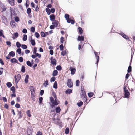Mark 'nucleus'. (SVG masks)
<instances>
[{"label": "nucleus", "instance_id": "423d86ee", "mask_svg": "<svg viewBox=\"0 0 135 135\" xmlns=\"http://www.w3.org/2000/svg\"><path fill=\"white\" fill-rule=\"evenodd\" d=\"M71 71V74L72 75H74V74L75 71H76V69L75 68H73L71 66L69 69Z\"/></svg>", "mask_w": 135, "mask_h": 135}, {"label": "nucleus", "instance_id": "69168bd1", "mask_svg": "<svg viewBox=\"0 0 135 135\" xmlns=\"http://www.w3.org/2000/svg\"><path fill=\"white\" fill-rule=\"evenodd\" d=\"M31 97L33 100L35 101V99L34 94H31Z\"/></svg>", "mask_w": 135, "mask_h": 135}, {"label": "nucleus", "instance_id": "bf43d9fd", "mask_svg": "<svg viewBox=\"0 0 135 135\" xmlns=\"http://www.w3.org/2000/svg\"><path fill=\"white\" fill-rule=\"evenodd\" d=\"M37 48L36 47H35L33 49V54H35L36 53H37Z\"/></svg>", "mask_w": 135, "mask_h": 135}, {"label": "nucleus", "instance_id": "a878e982", "mask_svg": "<svg viewBox=\"0 0 135 135\" xmlns=\"http://www.w3.org/2000/svg\"><path fill=\"white\" fill-rule=\"evenodd\" d=\"M53 88L55 89H57V82L56 81H55L54 84Z\"/></svg>", "mask_w": 135, "mask_h": 135}, {"label": "nucleus", "instance_id": "0eeeda50", "mask_svg": "<svg viewBox=\"0 0 135 135\" xmlns=\"http://www.w3.org/2000/svg\"><path fill=\"white\" fill-rule=\"evenodd\" d=\"M124 92V95L125 97L126 98H129V96L130 94L128 90Z\"/></svg>", "mask_w": 135, "mask_h": 135}, {"label": "nucleus", "instance_id": "f8f14e48", "mask_svg": "<svg viewBox=\"0 0 135 135\" xmlns=\"http://www.w3.org/2000/svg\"><path fill=\"white\" fill-rule=\"evenodd\" d=\"M10 62L12 63H18V61L15 58L11 59L10 60Z\"/></svg>", "mask_w": 135, "mask_h": 135}, {"label": "nucleus", "instance_id": "f3484780", "mask_svg": "<svg viewBox=\"0 0 135 135\" xmlns=\"http://www.w3.org/2000/svg\"><path fill=\"white\" fill-rule=\"evenodd\" d=\"M10 24L12 27L13 28H15L16 27V26L15 25V22L14 21H11L10 22Z\"/></svg>", "mask_w": 135, "mask_h": 135}, {"label": "nucleus", "instance_id": "864d4df0", "mask_svg": "<svg viewBox=\"0 0 135 135\" xmlns=\"http://www.w3.org/2000/svg\"><path fill=\"white\" fill-rule=\"evenodd\" d=\"M35 28L34 27H32L30 28V30L31 31L34 33L35 32Z\"/></svg>", "mask_w": 135, "mask_h": 135}, {"label": "nucleus", "instance_id": "603ef678", "mask_svg": "<svg viewBox=\"0 0 135 135\" xmlns=\"http://www.w3.org/2000/svg\"><path fill=\"white\" fill-rule=\"evenodd\" d=\"M14 20L16 22H18L19 21L20 19L18 17L16 16L14 17Z\"/></svg>", "mask_w": 135, "mask_h": 135}, {"label": "nucleus", "instance_id": "5fc2aeb1", "mask_svg": "<svg viewBox=\"0 0 135 135\" xmlns=\"http://www.w3.org/2000/svg\"><path fill=\"white\" fill-rule=\"evenodd\" d=\"M56 79L55 78L54 76L52 77L51 78V79L50 80V81L51 82H54Z\"/></svg>", "mask_w": 135, "mask_h": 135}, {"label": "nucleus", "instance_id": "c756f323", "mask_svg": "<svg viewBox=\"0 0 135 135\" xmlns=\"http://www.w3.org/2000/svg\"><path fill=\"white\" fill-rule=\"evenodd\" d=\"M17 111L18 113V115L19 116L18 118L20 119L22 117V116L21 115L22 112L20 110L19 111V110H18Z\"/></svg>", "mask_w": 135, "mask_h": 135}, {"label": "nucleus", "instance_id": "f704fd0d", "mask_svg": "<svg viewBox=\"0 0 135 135\" xmlns=\"http://www.w3.org/2000/svg\"><path fill=\"white\" fill-rule=\"evenodd\" d=\"M27 39V36L26 34H24L23 35V40L24 41H26Z\"/></svg>", "mask_w": 135, "mask_h": 135}, {"label": "nucleus", "instance_id": "052dcab7", "mask_svg": "<svg viewBox=\"0 0 135 135\" xmlns=\"http://www.w3.org/2000/svg\"><path fill=\"white\" fill-rule=\"evenodd\" d=\"M35 54L36 55V57H38L39 58H40L41 57V55L40 54H39L37 53H36Z\"/></svg>", "mask_w": 135, "mask_h": 135}, {"label": "nucleus", "instance_id": "7c9ffc66", "mask_svg": "<svg viewBox=\"0 0 135 135\" xmlns=\"http://www.w3.org/2000/svg\"><path fill=\"white\" fill-rule=\"evenodd\" d=\"M88 95L89 97L91 98L93 97L94 95V93L92 92H90L88 93Z\"/></svg>", "mask_w": 135, "mask_h": 135}, {"label": "nucleus", "instance_id": "e433bc0d", "mask_svg": "<svg viewBox=\"0 0 135 135\" xmlns=\"http://www.w3.org/2000/svg\"><path fill=\"white\" fill-rule=\"evenodd\" d=\"M10 90L12 91L13 93L16 92L15 88L14 86H12L10 88Z\"/></svg>", "mask_w": 135, "mask_h": 135}, {"label": "nucleus", "instance_id": "9b49d317", "mask_svg": "<svg viewBox=\"0 0 135 135\" xmlns=\"http://www.w3.org/2000/svg\"><path fill=\"white\" fill-rule=\"evenodd\" d=\"M50 18L51 21H52L55 20V17L54 14H51L50 16Z\"/></svg>", "mask_w": 135, "mask_h": 135}, {"label": "nucleus", "instance_id": "f257e3e1", "mask_svg": "<svg viewBox=\"0 0 135 135\" xmlns=\"http://www.w3.org/2000/svg\"><path fill=\"white\" fill-rule=\"evenodd\" d=\"M94 53L95 55L96 58H97V61L95 64H96L97 65V66L98 67V63L99 62V55L100 53H97L95 52V51H94Z\"/></svg>", "mask_w": 135, "mask_h": 135}, {"label": "nucleus", "instance_id": "b1692460", "mask_svg": "<svg viewBox=\"0 0 135 135\" xmlns=\"http://www.w3.org/2000/svg\"><path fill=\"white\" fill-rule=\"evenodd\" d=\"M32 88H30V90L31 91V94H34L35 93V90L33 88V87L31 86V87Z\"/></svg>", "mask_w": 135, "mask_h": 135}, {"label": "nucleus", "instance_id": "9d476101", "mask_svg": "<svg viewBox=\"0 0 135 135\" xmlns=\"http://www.w3.org/2000/svg\"><path fill=\"white\" fill-rule=\"evenodd\" d=\"M30 38V42H31V45L33 46H35L36 44V43L34 39H32V37H31Z\"/></svg>", "mask_w": 135, "mask_h": 135}, {"label": "nucleus", "instance_id": "f03ea898", "mask_svg": "<svg viewBox=\"0 0 135 135\" xmlns=\"http://www.w3.org/2000/svg\"><path fill=\"white\" fill-rule=\"evenodd\" d=\"M67 85V86L69 88H71L73 87V83L71 82V79H68Z\"/></svg>", "mask_w": 135, "mask_h": 135}, {"label": "nucleus", "instance_id": "49530a36", "mask_svg": "<svg viewBox=\"0 0 135 135\" xmlns=\"http://www.w3.org/2000/svg\"><path fill=\"white\" fill-rule=\"evenodd\" d=\"M16 52L19 54H20L21 53V49L20 48H18L16 50Z\"/></svg>", "mask_w": 135, "mask_h": 135}, {"label": "nucleus", "instance_id": "4468645a", "mask_svg": "<svg viewBox=\"0 0 135 135\" xmlns=\"http://www.w3.org/2000/svg\"><path fill=\"white\" fill-rule=\"evenodd\" d=\"M19 36V34L17 32L14 33V36L12 37L13 39H15L17 38Z\"/></svg>", "mask_w": 135, "mask_h": 135}, {"label": "nucleus", "instance_id": "79ce46f5", "mask_svg": "<svg viewBox=\"0 0 135 135\" xmlns=\"http://www.w3.org/2000/svg\"><path fill=\"white\" fill-rule=\"evenodd\" d=\"M21 46V47L24 49H26L27 48V45L25 44L22 45Z\"/></svg>", "mask_w": 135, "mask_h": 135}, {"label": "nucleus", "instance_id": "0e129e2a", "mask_svg": "<svg viewBox=\"0 0 135 135\" xmlns=\"http://www.w3.org/2000/svg\"><path fill=\"white\" fill-rule=\"evenodd\" d=\"M64 37H61L60 38V42L61 44H62L64 42Z\"/></svg>", "mask_w": 135, "mask_h": 135}, {"label": "nucleus", "instance_id": "4c0bfd02", "mask_svg": "<svg viewBox=\"0 0 135 135\" xmlns=\"http://www.w3.org/2000/svg\"><path fill=\"white\" fill-rule=\"evenodd\" d=\"M56 68L57 70L59 71L61 70L62 69V67L60 65L57 66Z\"/></svg>", "mask_w": 135, "mask_h": 135}, {"label": "nucleus", "instance_id": "09e8293b", "mask_svg": "<svg viewBox=\"0 0 135 135\" xmlns=\"http://www.w3.org/2000/svg\"><path fill=\"white\" fill-rule=\"evenodd\" d=\"M40 34L42 37H46V35H45V33L44 32H41Z\"/></svg>", "mask_w": 135, "mask_h": 135}, {"label": "nucleus", "instance_id": "cd10ccee", "mask_svg": "<svg viewBox=\"0 0 135 135\" xmlns=\"http://www.w3.org/2000/svg\"><path fill=\"white\" fill-rule=\"evenodd\" d=\"M21 71L23 73H24L25 71V67L24 66H22L21 69Z\"/></svg>", "mask_w": 135, "mask_h": 135}, {"label": "nucleus", "instance_id": "6e6d98bb", "mask_svg": "<svg viewBox=\"0 0 135 135\" xmlns=\"http://www.w3.org/2000/svg\"><path fill=\"white\" fill-rule=\"evenodd\" d=\"M60 50L61 51H63L64 49V46L63 44H61L59 46Z\"/></svg>", "mask_w": 135, "mask_h": 135}, {"label": "nucleus", "instance_id": "ddd939ff", "mask_svg": "<svg viewBox=\"0 0 135 135\" xmlns=\"http://www.w3.org/2000/svg\"><path fill=\"white\" fill-rule=\"evenodd\" d=\"M54 22H52V24L53 25H54L55 26L56 28H57L58 27V21L56 20H55L53 21Z\"/></svg>", "mask_w": 135, "mask_h": 135}, {"label": "nucleus", "instance_id": "39448f33", "mask_svg": "<svg viewBox=\"0 0 135 135\" xmlns=\"http://www.w3.org/2000/svg\"><path fill=\"white\" fill-rule=\"evenodd\" d=\"M32 128L31 127H30L28 128L27 133L28 135H31L32 133Z\"/></svg>", "mask_w": 135, "mask_h": 135}, {"label": "nucleus", "instance_id": "a211bd4d", "mask_svg": "<svg viewBox=\"0 0 135 135\" xmlns=\"http://www.w3.org/2000/svg\"><path fill=\"white\" fill-rule=\"evenodd\" d=\"M72 92V90L71 89H68L65 91V93L66 94H69L71 93Z\"/></svg>", "mask_w": 135, "mask_h": 135}, {"label": "nucleus", "instance_id": "c9c22d12", "mask_svg": "<svg viewBox=\"0 0 135 135\" xmlns=\"http://www.w3.org/2000/svg\"><path fill=\"white\" fill-rule=\"evenodd\" d=\"M66 50H64L62 51L61 52V55L63 56H64L66 54Z\"/></svg>", "mask_w": 135, "mask_h": 135}, {"label": "nucleus", "instance_id": "1a4fd4ad", "mask_svg": "<svg viewBox=\"0 0 135 135\" xmlns=\"http://www.w3.org/2000/svg\"><path fill=\"white\" fill-rule=\"evenodd\" d=\"M132 55H131V59L130 60V65L129 66L128 70H127V72L128 73H130L132 71V67L131 65V64L132 62Z\"/></svg>", "mask_w": 135, "mask_h": 135}, {"label": "nucleus", "instance_id": "8fccbe9b", "mask_svg": "<svg viewBox=\"0 0 135 135\" xmlns=\"http://www.w3.org/2000/svg\"><path fill=\"white\" fill-rule=\"evenodd\" d=\"M18 60L20 62H22L23 61V59L22 57H21L18 58Z\"/></svg>", "mask_w": 135, "mask_h": 135}, {"label": "nucleus", "instance_id": "a19ab883", "mask_svg": "<svg viewBox=\"0 0 135 135\" xmlns=\"http://www.w3.org/2000/svg\"><path fill=\"white\" fill-rule=\"evenodd\" d=\"M26 12L28 14H30L31 12V9L30 8H28Z\"/></svg>", "mask_w": 135, "mask_h": 135}, {"label": "nucleus", "instance_id": "3c124183", "mask_svg": "<svg viewBox=\"0 0 135 135\" xmlns=\"http://www.w3.org/2000/svg\"><path fill=\"white\" fill-rule=\"evenodd\" d=\"M80 81L79 80H77L76 81V86L77 87H78L79 86Z\"/></svg>", "mask_w": 135, "mask_h": 135}, {"label": "nucleus", "instance_id": "6ab92c4d", "mask_svg": "<svg viewBox=\"0 0 135 135\" xmlns=\"http://www.w3.org/2000/svg\"><path fill=\"white\" fill-rule=\"evenodd\" d=\"M15 12L14 10L11 9H10V16L11 18L12 17V16L15 14Z\"/></svg>", "mask_w": 135, "mask_h": 135}, {"label": "nucleus", "instance_id": "dca6fc26", "mask_svg": "<svg viewBox=\"0 0 135 135\" xmlns=\"http://www.w3.org/2000/svg\"><path fill=\"white\" fill-rule=\"evenodd\" d=\"M2 21L4 23H7V21L6 18L4 16H3L2 17Z\"/></svg>", "mask_w": 135, "mask_h": 135}, {"label": "nucleus", "instance_id": "412c9836", "mask_svg": "<svg viewBox=\"0 0 135 135\" xmlns=\"http://www.w3.org/2000/svg\"><path fill=\"white\" fill-rule=\"evenodd\" d=\"M58 72L56 70H54L52 73V75L54 76H56L58 75Z\"/></svg>", "mask_w": 135, "mask_h": 135}, {"label": "nucleus", "instance_id": "c03bdc74", "mask_svg": "<svg viewBox=\"0 0 135 135\" xmlns=\"http://www.w3.org/2000/svg\"><path fill=\"white\" fill-rule=\"evenodd\" d=\"M35 36L37 38H38L40 36L39 33L37 32H35L34 34Z\"/></svg>", "mask_w": 135, "mask_h": 135}, {"label": "nucleus", "instance_id": "e2e57ef3", "mask_svg": "<svg viewBox=\"0 0 135 135\" xmlns=\"http://www.w3.org/2000/svg\"><path fill=\"white\" fill-rule=\"evenodd\" d=\"M22 32L23 33L26 34L27 33V30L26 28H24L23 29Z\"/></svg>", "mask_w": 135, "mask_h": 135}, {"label": "nucleus", "instance_id": "4be33fe9", "mask_svg": "<svg viewBox=\"0 0 135 135\" xmlns=\"http://www.w3.org/2000/svg\"><path fill=\"white\" fill-rule=\"evenodd\" d=\"M8 1L11 6H13L15 5V0H8Z\"/></svg>", "mask_w": 135, "mask_h": 135}, {"label": "nucleus", "instance_id": "5701e85b", "mask_svg": "<svg viewBox=\"0 0 135 135\" xmlns=\"http://www.w3.org/2000/svg\"><path fill=\"white\" fill-rule=\"evenodd\" d=\"M55 110L57 113H59L61 111V109L59 107H57L55 108Z\"/></svg>", "mask_w": 135, "mask_h": 135}, {"label": "nucleus", "instance_id": "37998d69", "mask_svg": "<svg viewBox=\"0 0 135 135\" xmlns=\"http://www.w3.org/2000/svg\"><path fill=\"white\" fill-rule=\"evenodd\" d=\"M16 44L17 47L18 48H20L21 46V45L20 43L18 42H17Z\"/></svg>", "mask_w": 135, "mask_h": 135}, {"label": "nucleus", "instance_id": "ea45409f", "mask_svg": "<svg viewBox=\"0 0 135 135\" xmlns=\"http://www.w3.org/2000/svg\"><path fill=\"white\" fill-rule=\"evenodd\" d=\"M6 85L8 88H10L12 85L11 83L10 82H8L6 83Z\"/></svg>", "mask_w": 135, "mask_h": 135}, {"label": "nucleus", "instance_id": "aec40b11", "mask_svg": "<svg viewBox=\"0 0 135 135\" xmlns=\"http://www.w3.org/2000/svg\"><path fill=\"white\" fill-rule=\"evenodd\" d=\"M26 64L29 66L31 67L33 65V63L30 62L29 61H28L26 62Z\"/></svg>", "mask_w": 135, "mask_h": 135}, {"label": "nucleus", "instance_id": "680f3d73", "mask_svg": "<svg viewBox=\"0 0 135 135\" xmlns=\"http://www.w3.org/2000/svg\"><path fill=\"white\" fill-rule=\"evenodd\" d=\"M27 115L29 117L31 116V114H30V111L29 110H28L27 112Z\"/></svg>", "mask_w": 135, "mask_h": 135}, {"label": "nucleus", "instance_id": "13d9d810", "mask_svg": "<svg viewBox=\"0 0 135 135\" xmlns=\"http://www.w3.org/2000/svg\"><path fill=\"white\" fill-rule=\"evenodd\" d=\"M54 123L56 124H58L59 123V120L58 118L56 119V120L55 121Z\"/></svg>", "mask_w": 135, "mask_h": 135}, {"label": "nucleus", "instance_id": "a18cd8bd", "mask_svg": "<svg viewBox=\"0 0 135 135\" xmlns=\"http://www.w3.org/2000/svg\"><path fill=\"white\" fill-rule=\"evenodd\" d=\"M82 96H87L86 94V92L85 91L81 90Z\"/></svg>", "mask_w": 135, "mask_h": 135}, {"label": "nucleus", "instance_id": "de8ad7c7", "mask_svg": "<svg viewBox=\"0 0 135 135\" xmlns=\"http://www.w3.org/2000/svg\"><path fill=\"white\" fill-rule=\"evenodd\" d=\"M43 98L42 97H40L39 98V103L40 104H42V102L43 101Z\"/></svg>", "mask_w": 135, "mask_h": 135}, {"label": "nucleus", "instance_id": "393cba45", "mask_svg": "<svg viewBox=\"0 0 135 135\" xmlns=\"http://www.w3.org/2000/svg\"><path fill=\"white\" fill-rule=\"evenodd\" d=\"M15 55V53L13 51H11L9 52V55L12 57H14Z\"/></svg>", "mask_w": 135, "mask_h": 135}, {"label": "nucleus", "instance_id": "bb28decb", "mask_svg": "<svg viewBox=\"0 0 135 135\" xmlns=\"http://www.w3.org/2000/svg\"><path fill=\"white\" fill-rule=\"evenodd\" d=\"M79 33L80 35H82L83 34V30L82 28L80 27L78 28Z\"/></svg>", "mask_w": 135, "mask_h": 135}, {"label": "nucleus", "instance_id": "473e14b6", "mask_svg": "<svg viewBox=\"0 0 135 135\" xmlns=\"http://www.w3.org/2000/svg\"><path fill=\"white\" fill-rule=\"evenodd\" d=\"M69 128L68 127H67L65 130V133L66 134H69Z\"/></svg>", "mask_w": 135, "mask_h": 135}, {"label": "nucleus", "instance_id": "4d7b16f0", "mask_svg": "<svg viewBox=\"0 0 135 135\" xmlns=\"http://www.w3.org/2000/svg\"><path fill=\"white\" fill-rule=\"evenodd\" d=\"M69 14H65V15L64 17L66 20H67L69 18Z\"/></svg>", "mask_w": 135, "mask_h": 135}, {"label": "nucleus", "instance_id": "338daca9", "mask_svg": "<svg viewBox=\"0 0 135 135\" xmlns=\"http://www.w3.org/2000/svg\"><path fill=\"white\" fill-rule=\"evenodd\" d=\"M87 96H83V100L85 102H86L87 100Z\"/></svg>", "mask_w": 135, "mask_h": 135}, {"label": "nucleus", "instance_id": "2f4dec72", "mask_svg": "<svg viewBox=\"0 0 135 135\" xmlns=\"http://www.w3.org/2000/svg\"><path fill=\"white\" fill-rule=\"evenodd\" d=\"M48 81L47 80H46L43 83V85L45 87H46L48 85Z\"/></svg>", "mask_w": 135, "mask_h": 135}, {"label": "nucleus", "instance_id": "20e7f679", "mask_svg": "<svg viewBox=\"0 0 135 135\" xmlns=\"http://www.w3.org/2000/svg\"><path fill=\"white\" fill-rule=\"evenodd\" d=\"M51 63L53 65H56V64L57 61L55 59L53 58L52 57L50 58Z\"/></svg>", "mask_w": 135, "mask_h": 135}, {"label": "nucleus", "instance_id": "7ed1b4c3", "mask_svg": "<svg viewBox=\"0 0 135 135\" xmlns=\"http://www.w3.org/2000/svg\"><path fill=\"white\" fill-rule=\"evenodd\" d=\"M119 34L124 38L126 40H128V41H130L129 37L126 35L125 34L123 33V32H121L119 33Z\"/></svg>", "mask_w": 135, "mask_h": 135}, {"label": "nucleus", "instance_id": "58836bf2", "mask_svg": "<svg viewBox=\"0 0 135 135\" xmlns=\"http://www.w3.org/2000/svg\"><path fill=\"white\" fill-rule=\"evenodd\" d=\"M46 11L48 15H50L51 13V12L50 9L49 8H46Z\"/></svg>", "mask_w": 135, "mask_h": 135}, {"label": "nucleus", "instance_id": "72a5a7b5", "mask_svg": "<svg viewBox=\"0 0 135 135\" xmlns=\"http://www.w3.org/2000/svg\"><path fill=\"white\" fill-rule=\"evenodd\" d=\"M83 104V102L82 101H80L79 102H78L77 104L78 107H80Z\"/></svg>", "mask_w": 135, "mask_h": 135}, {"label": "nucleus", "instance_id": "c85d7f7f", "mask_svg": "<svg viewBox=\"0 0 135 135\" xmlns=\"http://www.w3.org/2000/svg\"><path fill=\"white\" fill-rule=\"evenodd\" d=\"M57 99H55L54 101V102L52 103V104H53L55 106L57 105L58 104V103L57 102Z\"/></svg>", "mask_w": 135, "mask_h": 135}, {"label": "nucleus", "instance_id": "774afa93", "mask_svg": "<svg viewBox=\"0 0 135 135\" xmlns=\"http://www.w3.org/2000/svg\"><path fill=\"white\" fill-rule=\"evenodd\" d=\"M42 133L40 131H38L37 132L36 135H42Z\"/></svg>", "mask_w": 135, "mask_h": 135}, {"label": "nucleus", "instance_id": "2eb2a0df", "mask_svg": "<svg viewBox=\"0 0 135 135\" xmlns=\"http://www.w3.org/2000/svg\"><path fill=\"white\" fill-rule=\"evenodd\" d=\"M29 78V76L28 75H26L24 79V81L25 83H27L28 82V79Z\"/></svg>", "mask_w": 135, "mask_h": 135}, {"label": "nucleus", "instance_id": "6e6552de", "mask_svg": "<svg viewBox=\"0 0 135 135\" xmlns=\"http://www.w3.org/2000/svg\"><path fill=\"white\" fill-rule=\"evenodd\" d=\"M77 40L78 41H81L80 43L81 44L82 43L81 41H83L84 40V37L83 36H80L79 35L78 37Z\"/></svg>", "mask_w": 135, "mask_h": 135}]
</instances>
